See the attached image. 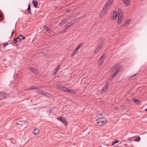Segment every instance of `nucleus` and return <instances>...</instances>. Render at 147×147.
<instances>
[{
	"label": "nucleus",
	"instance_id": "20",
	"mask_svg": "<svg viewBox=\"0 0 147 147\" xmlns=\"http://www.w3.org/2000/svg\"><path fill=\"white\" fill-rule=\"evenodd\" d=\"M43 27L48 32H49L50 31V28H49L46 25L44 26Z\"/></svg>",
	"mask_w": 147,
	"mask_h": 147
},
{
	"label": "nucleus",
	"instance_id": "23",
	"mask_svg": "<svg viewBox=\"0 0 147 147\" xmlns=\"http://www.w3.org/2000/svg\"><path fill=\"white\" fill-rule=\"evenodd\" d=\"M37 88L35 86H33L29 88L28 89V90H32L33 89H36Z\"/></svg>",
	"mask_w": 147,
	"mask_h": 147
},
{
	"label": "nucleus",
	"instance_id": "14",
	"mask_svg": "<svg viewBox=\"0 0 147 147\" xmlns=\"http://www.w3.org/2000/svg\"><path fill=\"white\" fill-rule=\"evenodd\" d=\"M38 91L40 93L42 94V95H45L46 96H49L48 94L45 93L40 90H38Z\"/></svg>",
	"mask_w": 147,
	"mask_h": 147
},
{
	"label": "nucleus",
	"instance_id": "30",
	"mask_svg": "<svg viewBox=\"0 0 147 147\" xmlns=\"http://www.w3.org/2000/svg\"><path fill=\"white\" fill-rule=\"evenodd\" d=\"M71 25L70 23H68L66 26V28H67L71 26Z\"/></svg>",
	"mask_w": 147,
	"mask_h": 147
},
{
	"label": "nucleus",
	"instance_id": "11",
	"mask_svg": "<svg viewBox=\"0 0 147 147\" xmlns=\"http://www.w3.org/2000/svg\"><path fill=\"white\" fill-rule=\"evenodd\" d=\"M68 20V19H66L63 20H62L59 23V25L60 26H62L65 24L66 22H67L68 21L67 20Z\"/></svg>",
	"mask_w": 147,
	"mask_h": 147
},
{
	"label": "nucleus",
	"instance_id": "15",
	"mask_svg": "<svg viewBox=\"0 0 147 147\" xmlns=\"http://www.w3.org/2000/svg\"><path fill=\"white\" fill-rule=\"evenodd\" d=\"M29 69L35 74H36L37 73V71L36 69H34L32 67H30L29 68Z\"/></svg>",
	"mask_w": 147,
	"mask_h": 147
},
{
	"label": "nucleus",
	"instance_id": "32",
	"mask_svg": "<svg viewBox=\"0 0 147 147\" xmlns=\"http://www.w3.org/2000/svg\"><path fill=\"white\" fill-rule=\"evenodd\" d=\"M100 51V50H99L97 48L94 51V52L95 54H96L98 53Z\"/></svg>",
	"mask_w": 147,
	"mask_h": 147
},
{
	"label": "nucleus",
	"instance_id": "45",
	"mask_svg": "<svg viewBox=\"0 0 147 147\" xmlns=\"http://www.w3.org/2000/svg\"><path fill=\"white\" fill-rule=\"evenodd\" d=\"M65 30H64V32H65Z\"/></svg>",
	"mask_w": 147,
	"mask_h": 147
},
{
	"label": "nucleus",
	"instance_id": "34",
	"mask_svg": "<svg viewBox=\"0 0 147 147\" xmlns=\"http://www.w3.org/2000/svg\"><path fill=\"white\" fill-rule=\"evenodd\" d=\"M75 22H75L74 21H72L70 23L72 25L74 24L75 23Z\"/></svg>",
	"mask_w": 147,
	"mask_h": 147
},
{
	"label": "nucleus",
	"instance_id": "1",
	"mask_svg": "<svg viewBox=\"0 0 147 147\" xmlns=\"http://www.w3.org/2000/svg\"><path fill=\"white\" fill-rule=\"evenodd\" d=\"M121 67L119 66L118 64H117L113 66L111 69V71H112L113 74L112 76L110 78L109 80H111L121 70Z\"/></svg>",
	"mask_w": 147,
	"mask_h": 147
},
{
	"label": "nucleus",
	"instance_id": "7",
	"mask_svg": "<svg viewBox=\"0 0 147 147\" xmlns=\"http://www.w3.org/2000/svg\"><path fill=\"white\" fill-rule=\"evenodd\" d=\"M105 57V55H103L99 59L98 61V63L100 65H101L103 63Z\"/></svg>",
	"mask_w": 147,
	"mask_h": 147
},
{
	"label": "nucleus",
	"instance_id": "16",
	"mask_svg": "<svg viewBox=\"0 0 147 147\" xmlns=\"http://www.w3.org/2000/svg\"><path fill=\"white\" fill-rule=\"evenodd\" d=\"M131 22L130 20H127L125 21V23L122 25L124 27L127 26Z\"/></svg>",
	"mask_w": 147,
	"mask_h": 147
},
{
	"label": "nucleus",
	"instance_id": "22",
	"mask_svg": "<svg viewBox=\"0 0 147 147\" xmlns=\"http://www.w3.org/2000/svg\"><path fill=\"white\" fill-rule=\"evenodd\" d=\"M32 3L34 5V7H36L38 5V3L36 1L34 0L33 1Z\"/></svg>",
	"mask_w": 147,
	"mask_h": 147
},
{
	"label": "nucleus",
	"instance_id": "2",
	"mask_svg": "<svg viewBox=\"0 0 147 147\" xmlns=\"http://www.w3.org/2000/svg\"><path fill=\"white\" fill-rule=\"evenodd\" d=\"M107 120L105 117L98 118L96 120L97 124L99 125H101L106 123Z\"/></svg>",
	"mask_w": 147,
	"mask_h": 147
},
{
	"label": "nucleus",
	"instance_id": "3",
	"mask_svg": "<svg viewBox=\"0 0 147 147\" xmlns=\"http://www.w3.org/2000/svg\"><path fill=\"white\" fill-rule=\"evenodd\" d=\"M22 38L24 39L25 37L23 36L22 35L20 34L16 39H14L13 43L16 44H17L18 42H19L20 41H21Z\"/></svg>",
	"mask_w": 147,
	"mask_h": 147
},
{
	"label": "nucleus",
	"instance_id": "21",
	"mask_svg": "<svg viewBox=\"0 0 147 147\" xmlns=\"http://www.w3.org/2000/svg\"><path fill=\"white\" fill-rule=\"evenodd\" d=\"M132 101L134 102H136V103L139 104L140 103V101L136 98H133L132 99Z\"/></svg>",
	"mask_w": 147,
	"mask_h": 147
},
{
	"label": "nucleus",
	"instance_id": "9",
	"mask_svg": "<svg viewBox=\"0 0 147 147\" xmlns=\"http://www.w3.org/2000/svg\"><path fill=\"white\" fill-rule=\"evenodd\" d=\"M122 14H120L119 15V17L117 19V23L119 24H120L122 21L123 19V16H121Z\"/></svg>",
	"mask_w": 147,
	"mask_h": 147
},
{
	"label": "nucleus",
	"instance_id": "19",
	"mask_svg": "<svg viewBox=\"0 0 147 147\" xmlns=\"http://www.w3.org/2000/svg\"><path fill=\"white\" fill-rule=\"evenodd\" d=\"M59 88L62 90L66 92H67V90H68V88L63 86L59 87Z\"/></svg>",
	"mask_w": 147,
	"mask_h": 147
},
{
	"label": "nucleus",
	"instance_id": "26",
	"mask_svg": "<svg viewBox=\"0 0 147 147\" xmlns=\"http://www.w3.org/2000/svg\"><path fill=\"white\" fill-rule=\"evenodd\" d=\"M102 44H100L98 46V47L97 48L99 50H100L101 49V48L102 47Z\"/></svg>",
	"mask_w": 147,
	"mask_h": 147
},
{
	"label": "nucleus",
	"instance_id": "6",
	"mask_svg": "<svg viewBox=\"0 0 147 147\" xmlns=\"http://www.w3.org/2000/svg\"><path fill=\"white\" fill-rule=\"evenodd\" d=\"M107 9L103 8L100 14V16L101 18L103 17L105 15L107 14Z\"/></svg>",
	"mask_w": 147,
	"mask_h": 147
},
{
	"label": "nucleus",
	"instance_id": "42",
	"mask_svg": "<svg viewBox=\"0 0 147 147\" xmlns=\"http://www.w3.org/2000/svg\"><path fill=\"white\" fill-rule=\"evenodd\" d=\"M136 75V74H134V75L133 76H132L131 77V78H133V77L134 76H135Z\"/></svg>",
	"mask_w": 147,
	"mask_h": 147
},
{
	"label": "nucleus",
	"instance_id": "28",
	"mask_svg": "<svg viewBox=\"0 0 147 147\" xmlns=\"http://www.w3.org/2000/svg\"><path fill=\"white\" fill-rule=\"evenodd\" d=\"M119 142V140H115V141H114L113 142V143L111 145L112 146H114V145L115 144L118 143Z\"/></svg>",
	"mask_w": 147,
	"mask_h": 147
},
{
	"label": "nucleus",
	"instance_id": "41",
	"mask_svg": "<svg viewBox=\"0 0 147 147\" xmlns=\"http://www.w3.org/2000/svg\"><path fill=\"white\" fill-rule=\"evenodd\" d=\"M134 140L135 141H138V139L136 138V139H134Z\"/></svg>",
	"mask_w": 147,
	"mask_h": 147
},
{
	"label": "nucleus",
	"instance_id": "36",
	"mask_svg": "<svg viewBox=\"0 0 147 147\" xmlns=\"http://www.w3.org/2000/svg\"><path fill=\"white\" fill-rule=\"evenodd\" d=\"M57 71H56L55 70V71L54 72V74L55 75L56 73L57 72Z\"/></svg>",
	"mask_w": 147,
	"mask_h": 147
},
{
	"label": "nucleus",
	"instance_id": "25",
	"mask_svg": "<svg viewBox=\"0 0 147 147\" xmlns=\"http://www.w3.org/2000/svg\"><path fill=\"white\" fill-rule=\"evenodd\" d=\"M118 12L119 13V15H120V14H122L121 16H123V11L122 10L120 9H119L118 10Z\"/></svg>",
	"mask_w": 147,
	"mask_h": 147
},
{
	"label": "nucleus",
	"instance_id": "8",
	"mask_svg": "<svg viewBox=\"0 0 147 147\" xmlns=\"http://www.w3.org/2000/svg\"><path fill=\"white\" fill-rule=\"evenodd\" d=\"M7 96V94L3 92H0V100L5 99L6 98Z\"/></svg>",
	"mask_w": 147,
	"mask_h": 147
},
{
	"label": "nucleus",
	"instance_id": "38",
	"mask_svg": "<svg viewBox=\"0 0 147 147\" xmlns=\"http://www.w3.org/2000/svg\"><path fill=\"white\" fill-rule=\"evenodd\" d=\"M75 55V53H74V52H73V53H72V56H74Z\"/></svg>",
	"mask_w": 147,
	"mask_h": 147
},
{
	"label": "nucleus",
	"instance_id": "10",
	"mask_svg": "<svg viewBox=\"0 0 147 147\" xmlns=\"http://www.w3.org/2000/svg\"><path fill=\"white\" fill-rule=\"evenodd\" d=\"M112 18L113 20L115 19L117 17V13L116 11H114L112 15Z\"/></svg>",
	"mask_w": 147,
	"mask_h": 147
},
{
	"label": "nucleus",
	"instance_id": "24",
	"mask_svg": "<svg viewBox=\"0 0 147 147\" xmlns=\"http://www.w3.org/2000/svg\"><path fill=\"white\" fill-rule=\"evenodd\" d=\"M83 44L81 43L76 48V51H78L79 49L82 46Z\"/></svg>",
	"mask_w": 147,
	"mask_h": 147
},
{
	"label": "nucleus",
	"instance_id": "27",
	"mask_svg": "<svg viewBox=\"0 0 147 147\" xmlns=\"http://www.w3.org/2000/svg\"><path fill=\"white\" fill-rule=\"evenodd\" d=\"M28 12L29 13H31V10L30 9V5H29L28 7Z\"/></svg>",
	"mask_w": 147,
	"mask_h": 147
},
{
	"label": "nucleus",
	"instance_id": "37",
	"mask_svg": "<svg viewBox=\"0 0 147 147\" xmlns=\"http://www.w3.org/2000/svg\"><path fill=\"white\" fill-rule=\"evenodd\" d=\"M75 55V53H74V52H73V53H72V56H74Z\"/></svg>",
	"mask_w": 147,
	"mask_h": 147
},
{
	"label": "nucleus",
	"instance_id": "43",
	"mask_svg": "<svg viewBox=\"0 0 147 147\" xmlns=\"http://www.w3.org/2000/svg\"><path fill=\"white\" fill-rule=\"evenodd\" d=\"M2 16L1 14L0 13V17Z\"/></svg>",
	"mask_w": 147,
	"mask_h": 147
},
{
	"label": "nucleus",
	"instance_id": "40",
	"mask_svg": "<svg viewBox=\"0 0 147 147\" xmlns=\"http://www.w3.org/2000/svg\"><path fill=\"white\" fill-rule=\"evenodd\" d=\"M76 51V50L75 49V50L74 51V52L75 53H76V51Z\"/></svg>",
	"mask_w": 147,
	"mask_h": 147
},
{
	"label": "nucleus",
	"instance_id": "18",
	"mask_svg": "<svg viewBox=\"0 0 147 147\" xmlns=\"http://www.w3.org/2000/svg\"><path fill=\"white\" fill-rule=\"evenodd\" d=\"M14 31H12L11 32L8 33L7 34V37L9 38H10L12 36L14 33Z\"/></svg>",
	"mask_w": 147,
	"mask_h": 147
},
{
	"label": "nucleus",
	"instance_id": "44",
	"mask_svg": "<svg viewBox=\"0 0 147 147\" xmlns=\"http://www.w3.org/2000/svg\"><path fill=\"white\" fill-rule=\"evenodd\" d=\"M16 124H17V125L18 124V123H16Z\"/></svg>",
	"mask_w": 147,
	"mask_h": 147
},
{
	"label": "nucleus",
	"instance_id": "33",
	"mask_svg": "<svg viewBox=\"0 0 147 147\" xmlns=\"http://www.w3.org/2000/svg\"><path fill=\"white\" fill-rule=\"evenodd\" d=\"M60 65H59L57 67L56 69V70H55L56 71H57L59 70V68L60 67Z\"/></svg>",
	"mask_w": 147,
	"mask_h": 147
},
{
	"label": "nucleus",
	"instance_id": "12",
	"mask_svg": "<svg viewBox=\"0 0 147 147\" xmlns=\"http://www.w3.org/2000/svg\"><path fill=\"white\" fill-rule=\"evenodd\" d=\"M123 1L124 4L127 6H129L130 4V0H123Z\"/></svg>",
	"mask_w": 147,
	"mask_h": 147
},
{
	"label": "nucleus",
	"instance_id": "39",
	"mask_svg": "<svg viewBox=\"0 0 147 147\" xmlns=\"http://www.w3.org/2000/svg\"><path fill=\"white\" fill-rule=\"evenodd\" d=\"M61 86H60L59 85H57V87L59 88V87H61Z\"/></svg>",
	"mask_w": 147,
	"mask_h": 147
},
{
	"label": "nucleus",
	"instance_id": "35",
	"mask_svg": "<svg viewBox=\"0 0 147 147\" xmlns=\"http://www.w3.org/2000/svg\"><path fill=\"white\" fill-rule=\"evenodd\" d=\"M141 139L140 138V137H138V141H139Z\"/></svg>",
	"mask_w": 147,
	"mask_h": 147
},
{
	"label": "nucleus",
	"instance_id": "4",
	"mask_svg": "<svg viewBox=\"0 0 147 147\" xmlns=\"http://www.w3.org/2000/svg\"><path fill=\"white\" fill-rule=\"evenodd\" d=\"M113 2V0H109L105 5L104 8L108 9L111 5Z\"/></svg>",
	"mask_w": 147,
	"mask_h": 147
},
{
	"label": "nucleus",
	"instance_id": "29",
	"mask_svg": "<svg viewBox=\"0 0 147 147\" xmlns=\"http://www.w3.org/2000/svg\"><path fill=\"white\" fill-rule=\"evenodd\" d=\"M67 92H69L70 93H75V92L72 90H70L68 89Z\"/></svg>",
	"mask_w": 147,
	"mask_h": 147
},
{
	"label": "nucleus",
	"instance_id": "31",
	"mask_svg": "<svg viewBox=\"0 0 147 147\" xmlns=\"http://www.w3.org/2000/svg\"><path fill=\"white\" fill-rule=\"evenodd\" d=\"M3 47H5L6 46L8 45V43L7 42H6L3 44Z\"/></svg>",
	"mask_w": 147,
	"mask_h": 147
},
{
	"label": "nucleus",
	"instance_id": "17",
	"mask_svg": "<svg viewBox=\"0 0 147 147\" xmlns=\"http://www.w3.org/2000/svg\"><path fill=\"white\" fill-rule=\"evenodd\" d=\"M39 131L38 129H35L33 130L32 132L34 134H36L38 133Z\"/></svg>",
	"mask_w": 147,
	"mask_h": 147
},
{
	"label": "nucleus",
	"instance_id": "5",
	"mask_svg": "<svg viewBox=\"0 0 147 147\" xmlns=\"http://www.w3.org/2000/svg\"><path fill=\"white\" fill-rule=\"evenodd\" d=\"M57 119L63 122L65 125H67L68 124V123L66 121V119L62 117H58L57 118Z\"/></svg>",
	"mask_w": 147,
	"mask_h": 147
},
{
	"label": "nucleus",
	"instance_id": "13",
	"mask_svg": "<svg viewBox=\"0 0 147 147\" xmlns=\"http://www.w3.org/2000/svg\"><path fill=\"white\" fill-rule=\"evenodd\" d=\"M108 84H106L105 86L101 90V92L102 93L105 92L108 89Z\"/></svg>",
	"mask_w": 147,
	"mask_h": 147
}]
</instances>
